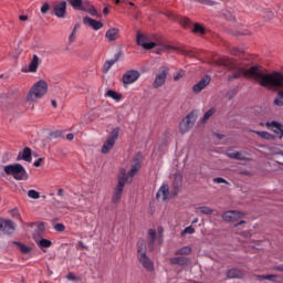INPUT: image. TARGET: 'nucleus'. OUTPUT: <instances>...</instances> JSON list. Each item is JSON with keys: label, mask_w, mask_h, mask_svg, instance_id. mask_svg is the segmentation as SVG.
Listing matches in <instances>:
<instances>
[{"label": "nucleus", "mask_w": 283, "mask_h": 283, "mask_svg": "<svg viewBox=\"0 0 283 283\" xmlns=\"http://www.w3.org/2000/svg\"><path fill=\"white\" fill-rule=\"evenodd\" d=\"M66 8H67V2L65 1H62L55 4L54 7L55 17H57V19H63L65 17Z\"/></svg>", "instance_id": "a211bd4d"}, {"label": "nucleus", "mask_w": 283, "mask_h": 283, "mask_svg": "<svg viewBox=\"0 0 283 283\" xmlns=\"http://www.w3.org/2000/svg\"><path fill=\"white\" fill-rule=\"evenodd\" d=\"M180 23L184 28H189V25H191V20L189 18H182Z\"/></svg>", "instance_id": "c03bdc74"}, {"label": "nucleus", "mask_w": 283, "mask_h": 283, "mask_svg": "<svg viewBox=\"0 0 283 283\" xmlns=\"http://www.w3.org/2000/svg\"><path fill=\"white\" fill-rule=\"evenodd\" d=\"M138 262L142 264L143 269H146L149 273L154 271V261L147 256V254L142 253L137 256Z\"/></svg>", "instance_id": "ddd939ff"}, {"label": "nucleus", "mask_w": 283, "mask_h": 283, "mask_svg": "<svg viewBox=\"0 0 283 283\" xmlns=\"http://www.w3.org/2000/svg\"><path fill=\"white\" fill-rule=\"evenodd\" d=\"M172 195L177 196L178 193H180V188L182 187V176L177 175L175 176L174 182H172Z\"/></svg>", "instance_id": "5701e85b"}, {"label": "nucleus", "mask_w": 283, "mask_h": 283, "mask_svg": "<svg viewBox=\"0 0 283 283\" xmlns=\"http://www.w3.org/2000/svg\"><path fill=\"white\" fill-rule=\"evenodd\" d=\"M120 134V128H114L108 135L106 142L102 147V154H109L112 149H114V145H116V140H118V135Z\"/></svg>", "instance_id": "39448f33"}, {"label": "nucleus", "mask_w": 283, "mask_h": 283, "mask_svg": "<svg viewBox=\"0 0 283 283\" xmlns=\"http://www.w3.org/2000/svg\"><path fill=\"white\" fill-rule=\"evenodd\" d=\"M279 76H281L283 78V74L279 73ZM261 87H276L277 90H280L277 92V96L275 97L273 104L276 105L277 107H283V80L279 81V84H269V85H261Z\"/></svg>", "instance_id": "6e6552de"}, {"label": "nucleus", "mask_w": 283, "mask_h": 283, "mask_svg": "<svg viewBox=\"0 0 283 283\" xmlns=\"http://www.w3.org/2000/svg\"><path fill=\"white\" fill-rule=\"evenodd\" d=\"M41 163H43V158H39L33 165L34 167H41Z\"/></svg>", "instance_id": "4d7b16f0"}, {"label": "nucleus", "mask_w": 283, "mask_h": 283, "mask_svg": "<svg viewBox=\"0 0 283 283\" xmlns=\"http://www.w3.org/2000/svg\"><path fill=\"white\" fill-rule=\"evenodd\" d=\"M4 174H7V176H12L14 180H28L29 178L25 167L21 164L4 166Z\"/></svg>", "instance_id": "20e7f679"}, {"label": "nucleus", "mask_w": 283, "mask_h": 283, "mask_svg": "<svg viewBox=\"0 0 283 283\" xmlns=\"http://www.w3.org/2000/svg\"><path fill=\"white\" fill-rule=\"evenodd\" d=\"M103 14H109V9L108 8H104Z\"/></svg>", "instance_id": "69168bd1"}, {"label": "nucleus", "mask_w": 283, "mask_h": 283, "mask_svg": "<svg viewBox=\"0 0 283 283\" xmlns=\"http://www.w3.org/2000/svg\"><path fill=\"white\" fill-rule=\"evenodd\" d=\"M214 65L218 67H227L228 70H235V62L227 56L216 60Z\"/></svg>", "instance_id": "4468645a"}, {"label": "nucleus", "mask_w": 283, "mask_h": 283, "mask_svg": "<svg viewBox=\"0 0 283 283\" xmlns=\"http://www.w3.org/2000/svg\"><path fill=\"white\" fill-rule=\"evenodd\" d=\"M63 193H64V190H63V189H59V190H57V196H63Z\"/></svg>", "instance_id": "774afa93"}, {"label": "nucleus", "mask_w": 283, "mask_h": 283, "mask_svg": "<svg viewBox=\"0 0 283 283\" xmlns=\"http://www.w3.org/2000/svg\"><path fill=\"white\" fill-rule=\"evenodd\" d=\"M242 218H244V213L235 210L226 211L222 216L226 222H235L237 220H242Z\"/></svg>", "instance_id": "9b49d317"}, {"label": "nucleus", "mask_w": 283, "mask_h": 283, "mask_svg": "<svg viewBox=\"0 0 283 283\" xmlns=\"http://www.w3.org/2000/svg\"><path fill=\"white\" fill-rule=\"evenodd\" d=\"M168 200L169 199V185L164 184L157 191V200Z\"/></svg>", "instance_id": "aec40b11"}, {"label": "nucleus", "mask_w": 283, "mask_h": 283, "mask_svg": "<svg viewBox=\"0 0 283 283\" xmlns=\"http://www.w3.org/2000/svg\"><path fill=\"white\" fill-rule=\"evenodd\" d=\"M213 182H216L217 185H229V181H227V179L222 178V177H217L213 179Z\"/></svg>", "instance_id": "79ce46f5"}, {"label": "nucleus", "mask_w": 283, "mask_h": 283, "mask_svg": "<svg viewBox=\"0 0 283 283\" xmlns=\"http://www.w3.org/2000/svg\"><path fill=\"white\" fill-rule=\"evenodd\" d=\"M209 83H211V76L205 75L197 84L192 86L193 94H200V92H202V90H205Z\"/></svg>", "instance_id": "f8f14e48"}, {"label": "nucleus", "mask_w": 283, "mask_h": 283, "mask_svg": "<svg viewBox=\"0 0 283 283\" xmlns=\"http://www.w3.org/2000/svg\"><path fill=\"white\" fill-rule=\"evenodd\" d=\"M274 270L283 273V265L275 266Z\"/></svg>", "instance_id": "bf43d9fd"}, {"label": "nucleus", "mask_w": 283, "mask_h": 283, "mask_svg": "<svg viewBox=\"0 0 283 283\" xmlns=\"http://www.w3.org/2000/svg\"><path fill=\"white\" fill-rule=\"evenodd\" d=\"M14 231H17V223L10 219H2L0 226V233H2L3 235H12Z\"/></svg>", "instance_id": "1a4fd4ad"}, {"label": "nucleus", "mask_w": 283, "mask_h": 283, "mask_svg": "<svg viewBox=\"0 0 283 283\" xmlns=\"http://www.w3.org/2000/svg\"><path fill=\"white\" fill-rule=\"evenodd\" d=\"M247 78L252 77L260 85H280V81H283V77L277 73H262V67L254 65L248 70L239 69L234 71L231 75L228 76L229 81H235V78Z\"/></svg>", "instance_id": "f257e3e1"}, {"label": "nucleus", "mask_w": 283, "mask_h": 283, "mask_svg": "<svg viewBox=\"0 0 283 283\" xmlns=\"http://www.w3.org/2000/svg\"><path fill=\"white\" fill-rule=\"evenodd\" d=\"M28 197L32 198V200H39L41 198V193H39L36 190H29Z\"/></svg>", "instance_id": "ea45409f"}, {"label": "nucleus", "mask_w": 283, "mask_h": 283, "mask_svg": "<svg viewBox=\"0 0 283 283\" xmlns=\"http://www.w3.org/2000/svg\"><path fill=\"white\" fill-rule=\"evenodd\" d=\"M76 30H78V25H75L69 35V43L72 44L76 41Z\"/></svg>", "instance_id": "4c0bfd02"}, {"label": "nucleus", "mask_w": 283, "mask_h": 283, "mask_svg": "<svg viewBox=\"0 0 283 283\" xmlns=\"http://www.w3.org/2000/svg\"><path fill=\"white\" fill-rule=\"evenodd\" d=\"M256 134L261 138H265V140H270L271 139V134H269L268 132H256Z\"/></svg>", "instance_id": "a18cd8bd"}, {"label": "nucleus", "mask_w": 283, "mask_h": 283, "mask_svg": "<svg viewBox=\"0 0 283 283\" xmlns=\"http://www.w3.org/2000/svg\"><path fill=\"white\" fill-rule=\"evenodd\" d=\"M66 139H67V140H74V134L69 133V134L66 135Z\"/></svg>", "instance_id": "13d9d810"}, {"label": "nucleus", "mask_w": 283, "mask_h": 283, "mask_svg": "<svg viewBox=\"0 0 283 283\" xmlns=\"http://www.w3.org/2000/svg\"><path fill=\"white\" fill-rule=\"evenodd\" d=\"M39 55H33V59L29 64V72H36V70H39Z\"/></svg>", "instance_id": "bb28decb"}, {"label": "nucleus", "mask_w": 283, "mask_h": 283, "mask_svg": "<svg viewBox=\"0 0 283 283\" xmlns=\"http://www.w3.org/2000/svg\"><path fill=\"white\" fill-rule=\"evenodd\" d=\"M83 23H84V25H90V28H92L95 31H98L103 28V22L94 20L90 17H85L83 19Z\"/></svg>", "instance_id": "6ab92c4d"}, {"label": "nucleus", "mask_w": 283, "mask_h": 283, "mask_svg": "<svg viewBox=\"0 0 283 283\" xmlns=\"http://www.w3.org/2000/svg\"><path fill=\"white\" fill-rule=\"evenodd\" d=\"M240 224H247V221L241 220L240 222H238L237 224H234V227H240Z\"/></svg>", "instance_id": "052dcab7"}, {"label": "nucleus", "mask_w": 283, "mask_h": 283, "mask_svg": "<svg viewBox=\"0 0 283 283\" xmlns=\"http://www.w3.org/2000/svg\"><path fill=\"white\" fill-rule=\"evenodd\" d=\"M272 126L275 127V129H282V124L277 122H272Z\"/></svg>", "instance_id": "6e6d98bb"}, {"label": "nucleus", "mask_w": 283, "mask_h": 283, "mask_svg": "<svg viewBox=\"0 0 283 283\" xmlns=\"http://www.w3.org/2000/svg\"><path fill=\"white\" fill-rule=\"evenodd\" d=\"M227 277L233 279V277H242V271L238 269H231L227 272Z\"/></svg>", "instance_id": "c756f323"}, {"label": "nucleus", "mask_w": 283, "mask_h": 283, "mask_svg": "<svg viewBox=\"0 0 283 283\" xmlns=\"http://www.w3.org/2000/svg\"><path fill=\"white\" fill-rule=\"evenodd\" d=\"M237 154H238V151L228 150L227 151V157L232 158L233 160H235Z\"/></svg>", "instance_id": "603ef678"}, {"label": "nucleus", "mask_w": 283, "mask_h": 283, "mask_svg": "<svg viewBox=\"0 0 283 283\" xmlns=\"http://www.w3.org/2000/svg\"><path fill=\"white\" fill-rule=\"evenodd\" d=\"M142 253L147 254V243L145 242V239H139L137 242V256Z\"/></svg>", "instance_id": "a878e982"}, {"label": "nucleus", "mask_w": 283, "mask_h": 283, "mask_svg": "<svg viewBox=\"0 0 283 283\" xmlns=\"http://www.w3.org/2000/svg\"><path fill=\"white\" fill-rule=\"evenodd\" d=\"M20 21H28V15H20Z\"/></svg>", "instance_id": "680f3d73"}, {"label": "nucleus", "mask_w": 283, "mask_h": 283, "mask_svg": "<svg viewBox=\"0 0 283 283\" xmlns=\"http://www.w3.org/2000/svg\"><path fill=\"white\" fill-rule=\"evenodd\" d=\"M105 96H108V98H113V101H117V102L120 101V98H123V95H120L117 92L112 91V90H108L105 93Z\"/></svg>", "instance_id": "2f4dec72"}, {"label": "nucleus", "mask_w": 283, "mask_h": 283, "mask_svg": "<svg viewBox=\"0 0 283 283\" xmlns=\"http://www.w3.org/2000/svg\"><path fill=\"white\" fill-rule=\"evenodd\" d=\"M38 244L40 249H50V247H52V241L48 239H41Z\"/></svg>", "instance_id": "f704fd0d"}, {"label": "nucleus", "mask_w": 283, "mask_h": 283, "mask_svg": "<svg viewBox=\"0 0 283 283\" xmlns=\"http://www.w3.org/2000/svg\"><path fill=\"white\" fill-rule=\"evenodd\" d=\"M196 119L197 117L195 113L188 114L179 125L180 134H187V132L196 125Z\"/></svg>", "instance_id": "0eeeda50"}, {"label": "nucleus", "mask_w": 283, "mask_h": 283, "mask_svg": "<svg viewBox=\"0 0 283 283\" xmlns=\"http://www.w3.org/2000/svg\"><path fill=\"white\" fill-rule=\"evenodd\" d=\"M51 105H52V107H54V108L56 109V107H57L56 101L52 99V101H51Z\"/></svg>", "instance_id": "e2e57ef3"}, {"label": "nucleus", "mask_w": 283, "mask_h": 283, "mask_svg": "<svg viewBox=\"0 0 283 283\" xmlns=\"http://www.w3.org/2000/svg\"><path fill=\"white\" fill-rule=\"evenodd\" d=\"M234 160H247V157L242 155V153L237 151V157H234Z\"/></svg>", "instance_id": "864d4df0"}, {"label": "nucleus", "mask_w": 283, "mask_h": 283, "mask_svg": "<svg viewBox=\"0 0 283 283\" xmlns=\"http://www.w3.org/2000/svg\"><path fill=\"white\" fill-rule=\"evenodd\" d=\"M127 182H129V177H127V171L125 169H122L118 177V184L115 187V190L113 192V197H112L113 205H117V202L120 201V198H123V191Z\"/></svg>", "instance_id": "7ed1b4c3"}, {"label": "nucleus", "mask_w": 283, "mask_h": 283, "mask_svg": "<svg viewBox=\"0 0 283 283\" xmlns=\"http://www.w3.org/2000/svg\"><path fill=\"white\" fill-rule=\"evenodd\" d=\"M140 78V72L136 70H129L122 76V82L124 85H132Z\"/></svg>", "instance_id": "9d476101"}, {"label": "nucleus", "mask_w": 283, "mask_h": 283, "mask_svg": "<svg viewBox=\"0 0 283 283\" xmlns=\"http://www.w3.org/2000/svg\"><path fill=\"white\" fill-rule=\"evenodd\" d=\"M77 249H85L87 251V249H90V248L87 245H85V243H83V241H78Z\"/></svg>", "instance_id": "5fc2aeb1"}, {"label": "nucleus", "mask_w": 283, "mask_h": 283, "mask_svg": "<svg viewBox=\"0 0 283 283\" xmlns=\"http://www.w3.org/2000/svg\"><path fill=\"white\" fill-rule=\"evenodd\" d=\"M259 280H269L270 282H275L277 280V275L275 274H268V275H259Z\"/></svg>", "instance_id": "58836bf2"}, {"label": "nucleus", "mask_w": 283, "mask_h": 283, "mask_svg": "<svg viewBox=\"0 0 283 283\" xmlns=\"http://www.w3.org/2000/svg\"><path fill=\"white\" fill-rule=\"evenodd\" d=\"M191 247L187 245L176 250L175 255H190Z\"/></svg>", "instance_id": "473e14b6"}, {"label": "nucleus", "mask_w": 283, "mask_h": 283, "mask_svg": "<svg viewBox=\"0 0 283 283\" xmlns=\"http://www.w3.org/2000/svg\"><path fill=\"white\" fill-rule=\"evenodd\" d=\"M196 213H203V216H211V213H213V209L207 206H202L197 208Z\"/></svg>", "instance_id": "7c9ffc66"}, {"label": "nucleus", "mask_w": 283, "mask_h": 283, "mask_svg": "<svg viewBox=\"0 0 283 283\" xmlns=\"http://www.w3.org/2000/svg\"><path fill=\"white\" fill-rule=\"evenodd\" d=\"M182 233H188L189 235H192V233H196V229L189 226L182 231Z\"/></svg>", "instance_id": "09e8293b"}, {"label": "nucleus", "mask_w": 283, "mask_h": 283, "mask_svg": "<svg viewBox=\"0 0 283 283\" xmlns=\"http://www.w3.org/2000/svg\"><path fill=\"white\" fill-rule=\"evenodd\" d=\"M120 56L119 55H115V59L113 60H107L104 65H103V72L104 74H107V72H109V70H112V66L115 65L116 63H118Z\"/></svg>", "instance_id": "b1692460"}, {"label": "nucleus", "mask_w": 283, "mask_h": 283, "mask_svg": "<svg viewBox=\"0 0 283 283\" xmlns=\"http://www.w3.org/2000/svg\"><path fill=\"white\" fill-rule=\"evenodd\" d=\"M73 10H81L83 6V0H67Z\"/></svg>", "instance_id": "72a5a7b5"}, {"label": "nucleus", "mask_w": 283, "mask_h": 283, "mask_svg": "<svg viewBox=\"0 0 283 283\" xmlns=\"http://www.w3.org/2000/svg\"><path fill=\"white\" fill-rule=\"evenodd\" d=\"M50 138H63V130H54L50 133Z\"/></svg>", "instance_id": "a19ab883"}, {"label": "nucleus", "mask_w": 283, "mask_h": 283, "mask_svg": "<svg viewBox=\"0 0 283 283\" xmlns=\"http://www.w3.org/2000/svg\"><path fill=\"white\" fill-rule=\"evenodd\" d=\"M66 280H69V282H78V277H76V275H74V273L70 272L66 275Z\"/></svg>", "instance_id": "49530a36"}, {"label": "nucleus", "mask_w": 283, "mask_h": 283, "mask_svg": "<svg viewBox=\"0 0 283 283\" xmlns=\"http://www.w3.org/2000/svg\"><path fill=\"white\" fill-rule=\"evenodd\" d=\"M148 39L144 34L137 33V45H140L144 48V50H154L156 45H158L156 42H147Z\"/></svg>", "instance_id": "2eb2a0df"}, {"label": "nucleus", "mask_w": 283, "mask_h": 283, "mask_svg": "<svg viewBox=\"0 0 283 283\" xmlns=\"http://www.w3.org/2000/svg\"><path fill=\"white\" fill-rule=\"evenodd\" d=\"M168 75H169V66H166V65L160 66L153 82L154 90H159V87H163V85L167 83Z\"/></svg>", "instance_id": "423d86ee"}, {"label": "nucleus", "mask_w": 283, "mask_h": 283, "mask_svg": "<svg viewBox=\"0 0 283 283\" xmlns=\"http://www.w3.org/2000/svg\"><path fill=\"white\" fill-rule=\"evenodd\" d=\"M231 53L234 54V56H238L239 51H238V49H234V50L231 51Z\"/></svg>", "instance_id": "0e129e2a"}, {"label": "nucleus", "mask_w": 283, "mask_h": 283, "mask_svg": "<svg viewBox=\"0 0 283 283\" xmlns=\"http://www.w3.org/2000/svg\"><path fill=\"white\" fill-rule=\"evenodd\" d=\"M22 160H25V163L32 161V149L30 147H25L22 153Z\"/></svg>", "instance_id": "c85d7f7f"}, {"label": "nucleus", "mask_w": 283, "mask_h": 283, "mask_svg": "<svg viewBox=\"0 0 283 283\" xmlns=\"http://www.w3.org/2000/svg\"><path fill=\"white\" fill-rule=\"evenodd\" d=\"M171 264H177L178 266H187L191 263V260L187 256H176L170 259Z\"/></svg>", "instance_id": "412c9836"}, {"label": "nucleus", "mask_w": 283, "mask_h": 283, "mask_svg": "<svg viewBox=\"0 0 283 283\" xmlns=\"http://www.w3.org/2000/svg\"><path fill=\"white\" fill-rule=\"evenodd\" d=\"M182 76H185V71L180 70L175 76H174V81H180V78H182Z\"/></svg>", "instance_id": "de8ad7c7"}, {"label": "nucleus", "mask_w": 283, "mask_h": 283, "mask_svg": "<svg viewBox=\"0 0 283 283\" xmlns=\"http://www.w3.org/2000/svg\"><path fill=\"white\" fill-rule=\"evenodd\" d=\"M82 12H87L91 17H98V11L94 8V4H91L90 1H83L82 7L80 8Z\"/></svg>", "instance_id": "dca6fc26"}, {"label": "nucleus", "mask_w": 283, "mask_h": 283, "mask_svg": "<svg viewBox=\"0 0 283 283\" xmlns=\"http://www.w3.org/2000/svg\"><path fill=\"white\" fill-rule=\"evenodd\" d=\"M50 10V4L48 3H44L42 7H41V12L42 14H48V11Z\"/></svg>", "instance_id": "3c124183"}, {"label": "nucleus", "mask_w": 283, "mask_h": 283, "mask_svg": "<svg viewBox=\"0 0 283 283\" xmlns=\"http://www.w3.org/2000/svg\"><path fill=\"white\" fill-rule=\"evenodd\" d=\"M156 244V230H148V249L149 251H154V247Z\"/></svg>", "instance_id": "393cba45"}, {"label": "nucleus", "mask_w": 283, "mask_h": 283, "mask_svg": "<svg viewBox=\"0 0 283 283\" xmlns=\"http://www.w3.org/2000/svg\"><path fill=\"white\" fill-rule=\"evenodd\" d=\"M214 114H216V108H214V107L210 108V109L203 115L202 123H207V120H209Z\"/></svg>", "instance_id": "e433bc0d"}, {"label": "nucleus", "mask_w": 283, "mask_h": 283, "mask_svg": "<svg viewBox=\"0 0 283 283\" xmlns=\"http://www.w3.org/2000/svg\"><path fill=\"white\" fill-rule=\"evenodd\" d=\"M44 94H48V82L40 80L28 92L27 102L34 103V101H39V98H43Z\"/></svg>", "instance_id": "f03ea898"}, {"label": "nucleus", "mask_w": 283, "mask_h": 283, "mask_svg": "<svg viewBox=\"0 0 283 283\" xmlns=\"http://www.w3.org/2000/svg\"><path fill=\"white\" fill-rule=\"evenodd\" d=\"M55 231L63 232L65 231V226L63 223H57L54 227Z\"/></svg>", "instance_id": "8fccbe9b"}, {"label": "nucleus", "mask_w": 283, "mask_h": 283, "mask_svg": "<svg viewBox=\"0 0 283 283\" xmlns=\"http://www.w3.org/2000/svg\"><path fill=\"white\" fill-rule=\"evenodd\" d=\"M14 244L17 247H19V250L21 251V253H23V255H28L29 253H32V249L21 242H14Z\"/></svg>", "instance_id": "cd10ccee"}, {"label": "nucleus", "mask_w": 283, "mask_h": 283, "mask_svg": "<svg viewBox=\"0 0 283 283\" xmlns=\"http://www.w3.org/2000/svg\"><path fill=\"white\" fill-rule=\"evenodd\" d=\"M139 169H140V160L134 159L130 170L128 171V174H126V176L128 178L127 182H132L134 180V177L136 174H138Z\"/></svg>", "instance_id": "f3484780"}, {"label": "nucleus", "mask_w": 283, "mask_h": 283, "mask_svg": "<svg viewBox=\"0 0 283 283\" xmlns=\"http://www.w3.org/2000/svg\"><path fill=\"white\" fill-rule=\"evenodd\" d=\"M192 32L195 34H205L206 30H205V27H202V24L200 23H195V27L192 29Z\"/></svg>", "instance_id": "c9c22d12"}, {"label": "nucleus", "mask_w": 283, "mask_h": 283, "mask_svg": "<svg viewBox=\"0 0 283 283\" xmlns=\"http://www.w3.org/2000/svg\"><path fill=\"white\" fill-rule=\"evenodd\" d=\"M105 36L108 41H117V39L120 36V30L116 28L108 29L105 33Z\"/></svg>", "instance_id": "4be33fe9"}, {"label": "nucleus", "mask_w": 283, "mask_h": 283, "mask_svg": "<svg viewBox=\"0 0 283 283\" xmlns=\"http://www.w3.org/2000/svg\"><path fill=\"white\" fill-rule=\"evenodd\" d=\"M244 238H251V232H243Z\"/></svg>", "instance_id": "338daca9"}, {"label": "nucleus", "mask_w": 283, "mask_h": 283, "mask_svg": "<svg viewBox=\"0 0 283 283\" xmlns=\"http://www.w3.org/2000/svg\"><path fill=\"white\" fill-rule=\"evenodd\" d=\"M11 216L12 218H14L15 220H21V213H19V210L17 208L11 210Z\"/></svg>", "instance_id": "37998d69"}]
</instances>
